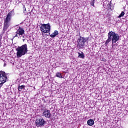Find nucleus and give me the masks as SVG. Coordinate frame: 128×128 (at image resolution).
I'll use <instances>...</instances> for the list:
<instances>
[{
    "mask_svg": "<svg viewBox=\"0 0 128 128\" xmlns=\"http://www.w3.org/2000/svg\"><path fill=\"white\" fill-rule=\"evenodd\" d=\"M108 38L106 41L105 44L106 46H108L112 42V48L114 46H116V44H116V42L120 40V36L118 34L116 33V32L110 31L108 33Z\"/></svg>",
    "mask_w": 128,
    "mask_h": 128,
    "instance_id": "1",
    "label": "nucleus"
},
{
    "mask_svg": "<svg viewBox=\"0 0 128 128\" xmlns=\"http://www.w3.org/2000/svg\"><path fill=\"white\" fill-rule=\"evenodd\" d=\"M14 14V10H13L8 13L6 18L4 20V24L2 30V34H4L8 29V28L10 26V20H12V16Z\"/></svg>",
    "mask_w": 128,
    "mask_h": 128,
    "instance_id": "2",
    "label": "nucleus"
},
{
    "mask_svg": "<svg viewBox=\"0 0 128 128\" xmlns=\"http://www.w3.org/2000/svg\"><path fill=\"white\" fill-rule=\"evenodd\" d=\"M16 50L17 52V58H22V56H24V54H28V45L26 44H24L22 45L21 46H18V48H16Z\"/></svg>",
    "mask_w": 128,
    "mask_h": 128,
    "instance_id": "3",
    "label": "nucleus"
},
{
    "mask_svg": "<svg viewBox=\"0 0 128 128\" xmlns=\"http://www.w3.org/2000/svg\"><path fill=\"white\" fill-rule=\"evenodd\" d=\"M88 38H84L82 36H80V38L78 40V46L80 50L84 48V46H88Z\"/></svg>",
    "mask_w": 128,
    "mask_h": 128,
    "instance_id": "4",
    "label": "nucleus"
},
{
    "mask_svg": "<svg viewBox=\"0 0 128 128\" xmlns=\"http://www.w3.org/2000/svg\"><path fill=\"white\" fill-rule=\"evenodd\" d=\"M40 30L42 32V34L44 35V34H48L50 32V24H42L40 27Z\"/></svg>",
    "mask_w": 128,
    "mask_h": 128,
    "instance_id": "5",
    "label": "nucleus"
},
{
    "mask_svg": "<svg viewBox=\"0 0 128 128\" xmlns=\"http://www.w3.org/2000/svg\"><path fill=\"white\" fill-rule=\"evenodd\" d=\"M8 76L6 74V72L0 71V88L2 86V84L6 82Z\"/></svg>",
    "mask_w": 128,
    "mask_h": 128,
    "instance_id": "6",
    "label": "nucleus"
},
{
    "mask_svg": "<svg viewBox=\"0 0 128 128\" xmlns=\"http://www.w3.org/2000/svg\"><path fill=\"white\" fill-rule=\"evenodd\" d=\"M46 123V120H44L42 118H40L39 119H36V126L37 128H42V126H44Z\"/></svg>",
    "mask_w": 128,
    "mask_h": 128,
    "instance_id": "7",
    "label": "nucleus"
},
{
    "mask_svg": "<svg viewBox=\"0 0 128 128\" xmlns=\"http://www.w3.org/2000/svg\"><path fill=\"white\" fill-rule=\"evenodd\" d=\"M42 114V116L44 118H50V116H52L50 110L47 109H44Z\"/></svg>",
    "mask_w": 128,
    "mask_h": 128,
    "instance_id": "8",
    "label": "nucleus"
},
{
    "mask_svg": "<svg viewBox=\"0 0 128 128\" xmlns=\"http://www.w3.org/2000/svg\"><path fill=\"white\" fill-rule=\"evenodd\" d=\"M16 34H17L18 36H22V34H24V28L19 27L17 30V31L16 32Z\"/></svg>",
    "mask_w": 128,
    "mask_h": 128,
    "instance_id": "9",
    "label": "nucleus"
},
{
    "mask_svg": "<svg viewBox=\"0 0 128 128\" xmlns=\"http://www.w3.org/2000/svg\"><path fill=\"white\" fill-rule=\"evenodd\" d=\"M87 124L88 126H94V121L92 119H90L88 120Z\"/></svg>",
    "mask_w": 128,
    "mask_h": 128,
    "instance_id": "10",
    "label": "nucleus"
},
{
    "mask_svg": "<svg viewBox=\"0 0 128 128\" xmlns=\"http://www.w3.org/2000/svg\"><path fill=\"white\" fill-rule=\"evenodd\" d=\"M58 34V30H55L52 34L50 35V38H56V36Z\"/></svg>",
    "mask_w": 128,
    "mask_h": 128,
    "instance_id": "11",
    "label": "nucleus"
},
{
    "mask_svg": "<svg viewBox=\"0 0 128 128\" xmlns=\"http://www.w3.org/2000/svg\"><path fill=\"white\" fill-rule=\"evenodd\" d=\"M78 58H84V52H81L80 53L78 52Z\"/></svg>",
    "mask_w": 128,
    "mask_h": 128,
    "instance_id": "12",
    "label": "nucleus"
},
{
    "mask_svg": "<svg viewBox=\"0 0 128 128\" xmlns=\"http://www.w3.org/2000/svg\"><path fill=\"white\" fill-rule=\"evenodd\" d=\"M56 76H57V78H62V74L58 72L56 74Z\"/></svg>",
    "mask_w": 128,
    "mask_h": 128,
    "instance_id": "13",
    "label": "nucleus"
},
{
    "mask_svg": "<svg viewBox=\"0 0 128 128\" xmlns=\"http://www.w3.org/2000/svg\"><path fill=\"white\" fill-rule=\"evenodd\" d=\"M23 88H24V86L22 85L21 86H19L18 88L19 92H22V90H23Z\"/></svg>",
    "mask_w": 128,
    "mask_h": 128,
    "instance_id": "14",
    "label": "nucleus"
},
{
    "mask_svg": "<svg viewBox=\"0 0 128 128\" xmlns=\"http://www.w3.org/2000/svg\"><path fill=\"white\" fill-rule=\"evenodd\" d=\"M124 16V11L121 12V14L118 16V18H120L122 16Z\"/></svg>",
    "mask_w": 128,
    "mask_h": 128,
    "instance_id": "15",
    "label": "nucleus"
},
{
    "mask_svg": "<svg viewBox=\"0 0 128 128\" xmlns=\"http://www.w3.org/2000/svg\"><path fill=\"white\" fill-rule=\"evenodd\" d=\"M90 6H94V0H92V1L90 2Z\"/></svg>",
    "mask_w": 128,
    "mask_h": 128,
    "instance_id": "16",
    "label": "nucleus"
},
{
    "mask_svg": "<svg viewBox=\"0 0 128 128\" xmlns=\"http://www.w3.org/2000/svg\"><path fill=\"white\" fill-rule=\"evenodd\" d=\"M18 34H16V36H15V38L16 37V38H18Z\"/></svg>",
    "mask_w": 128,
    "mask_h": 128,
    "instance_id": "17",
    "label": "nucleus"
},
{
    "mask_svg": "<svg viewBox=\"0 0 128 128\" xmlns=\"http://www.w3.org/2000/svg\"><path fill=\"white\" fill-rule=\"evenodd\" d=\"M24 10L25 11L26 10V7L24 6Z\"/></svg>",
    "mask_w": 128,
    "mask_h": 128,
    "instance_id": "18",
    "label": "nucleus"
},
{
    "mask_svg": "<svg viewBox=\"0 0 128 128\" xmlns=\"http://www.w3.org/2000/svg\"><path fill=\"white\" fill-rule=\"evenodd\" d=\"M4 66H6V64H4Z\"/></svg>",
    "mask_w": 128,
    "mask_h": 128,
    "instance_id": "19",
    "label": "nucleus"
},
{
    "mask_svg": "<svg viewBox=\"0 0 128 128\" xmlns=\"http://www.w3.org/2000/svg\"><path fill=\"white\" fill-rule=\"evenodd\" d=\"M23 42H24V39H23Z\"/></svg>",
    "mask_w": 128,
    "mask_h": 128,
    "instance_id": "20",
    "label": "nucleus"
},
{
    "mask_svg": "<svg viewBox=\"0 0 128 128\" xmlns=\"http://www.w3.org/2000/svg\"><path fill=\"white\" fill-rule=\"evenodd\" d=\"M44 109L42 108V110Z\"/></svg>",
    "mask_w": 128,
    "mask_h": 128,
    "instance_id": "21",
    "label": "nucleus"
}]
</instances>
